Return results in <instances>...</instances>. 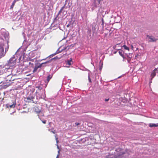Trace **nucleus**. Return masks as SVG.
<instances>
[{
  "instance_id": "nucleus-1",
  "label": "nucleus",
  "mask_w": 158,
  "mask_h": 158,
  "mask_svg": "<svg viewBox=\"0 0 158 158\" xmlns=\"http://www.w3.org/2000/svg\"><path fill=\"white\" fill-rule=\"evenodd\" d=\"M118 150H119V151H121V152L118 154V156L116 157L113 154H109L108 156H106L105 158H118V157H119L125 154V153L123 152V150L120 148H119Z\"/></svg>"
},
{
  "instance_id": "nucleus-2",
  "label": "nucleus",
  "mask_w": 158,
  "mask_h": 158,
  "mask_svg": "<svg viewBox=\"0 0 158 158\" xmlns=\"http://www.w3.org/2000/svg\"><path fill=\"white\" fill-rule=\"evenodd\" d=\"M5 79L7 83H8L9 82H11L14 80V79L12 78V75L11 74L7 75Z\"/></svg>"
},
{
  "instance_id": "nucleus-3",
  "label": "nucleus",
  "mask_w": 158,
  "mask_h": 158,
  "mask_svg": "<svg viewBox=\"0 0 158 158\" xmlns=\"http://www.w3.org/2000/svg\"><path fill=\"white\" fill-rule=\"evenodd\" d=\"M48 61H47V62H45L44 63H42L41 64H40L39 65H35V68H34V69H33V72L34 73H35V72H36L37 70V69L38 68H41V67L42 66V65L43 64H46V63H48Z\"/></svg>"
},
{
  "instance_id": "nucleus-4",
  "label": "nucleus",
  "mask_w": 158,
  "mask_h": 158,
  "mask_svg": "<svg viewBox=\"0 0 158 158\" xmlns=\"http://www.w3.org/2000/svg\"><path fill=\"white\" fill-rule=\"evenodd\" d=\"M147 37H148L149 39V42H156L157 40V39H155V38L153 37L152 36H149V35H147Z\"/></svg>"
},
{
  "instance_id": "nucleus-5",
  "label": "nucleus",
  "mask_w": 158,
  "mask_h": 158,
  "mask_svg": "<svg viewBox=\"0 0 158 158\" xmlns=\"http://www.w3.org/2000/svg\"><path fill=\"white\" fill-rule=\"evenodd\" d=\"M101 0H94V6L95 8H96L100 3Z\"/></svg>"
},
{
  "instance_id": "nucleus-6",
  "label": "nucleus",
  "mask_w": 158,
  "mask_h": 158,
  "mask_svg": "<svg viewBox=\"0 0 158 158\" xmlns=\"http://www.w3.org/2000/svg\"><path fill=\"white\" fill-rule=\"evenodd\" d=\"M15 102H14L12 104H10L8 103L6 104V106L8 108H14L15 107Z\"/></svg>"
},
{
  "instance_id": "nucleus-7",
  "label": "nucleus",
  "mask_w": 158,
  "mask_h": 158,
  "mask_svg": "<svg viewBox=\"0 0 158 158\" xmlns=\"http://www.w3.org/2000/svg\"><path fill=\"white\" fill-rule=\"evenodd\" d=\"M155 70L154 69L153 71L152 72L151 75V79H152L156 75V73L155 72Z\"/></svg>"
},
{
  "instance_id": "nucleus-8",
  "label": "nucleus",
  "mask_w": 158,
  "mask_h": 158,
  "mask_svg": "<svg viewBox=\"0 0 158 158\" xmlns=\"http://www.w3.org/2000/svg\"><path fill=\"white\" fill-rule=\"evenodd\" d=\"M149 126L150 127H157L158 126V124L155 123H150L149 124Z\"/></svg>"
},
{
  "instance_id": "nucleus-9",
  "label": "nucleus",
  "mask_w": 158,
  "mask_h": 158,
  "mask_svg": "<svg viewBox=\"0 0 158 158\" xmlns=\"http://www.w3.org/2000/svg\"><path fill=\"white\" fill-rule=\"evenodd\" d=\"M52 75H49L47 77V81L48 82H49L50 80L52 78Z\"/></svg>"
},
{
  "instance_id": "nucleus-10",
  "label": "nucleus",
  "mask_w": 158,
  "mask_h": 158,
  "mask_svg": "<svg viewBox=\"0 0 158 158\" xmlns=\"http://www.w3.org/2000/svg\"><path fill=\"white\" fill-rule=\"evenodd\" d=\"M72 61V59L71 58L70 60H68L66 61V64L69 65H71Z\"/></svg>"
},
{
  "instance_id": "nucleus-11",
  "label": "nucleus",
  "mask_w": 158,
  "mask_h": 158,
  "mask_svg": "<svg viewBox=\"0 0 158 158\" xmlns=\"http://www.w3.org/2000/svg\"><path fill=\"white\" fill-rule=\"evenodd\" d=\"M16 2V0H14L12 3V4L10 6V9H12L13 8L14 6L15 5V2Z\"/></svg>"
},
{
  "instance_id": "nucleus-12",
  "label": "nucleus",
  "mask_w": 158,
  "mask_h": 158,
  "mask_svg": "<svg viewBox=\"0 0 158 158\" xmlns=\"http://www.w3.org/2000/svg\"><path fill=\"white\" fill-rule=\"evenodd\" d=\"M118 53L123 58H124V57L122 51H119Z\"/></svg>"
},
{
  "instance_id": "nucleus-13",
  "label": "nucleus",
  "mask_w": 158,
  "mask_h": 158,
  "mask_svg": "<svg viewBox=\"0 0 158 158\" xmlns=\"http://www.w3.org/2000/svg\"><path fill=\"white\" fill-rule=\"evenodd\" d=\"M123 47L126 50L129 51V48L127 46L125 45H124L123 46Z\"/></svg>"
},
{
  "instance_id": "nucleus-14",
  "label": "nucleus",
  "mask_w": 158,
  "mask_h": 158,
  "mask_svg": "<svg viewBox=\"0 0 158 158\" xmlns=\"http://www.w3.org/2000/svg\"><path fill=\"white\" fill-rule=\"evenodd\" d=\"M34 97H33L32 96H31V97H27V98L28 100L29 99L33 101V99H34Z\"/></svg>"
},
{
  "instance_id": "nucleus-15",
  "label": "nucleus",
  "mask_w": 158,
  "mask_h": 158,
  "mask_svg": "<svg viewBox=\"0 0 158 158\" xmlns=\"http://www.w3.org/2000/svg\"><path fill=\"white\" fill-rule=\"evenodd\" d=\"M61 51H60L59 50V49L58 50H57L56 51V52H55V53L54 54H53V56H54L55 55L59 53V52H61Z\"/></svg>"
},
{
  "instance_id": "nucleus-16",
  "label": "nucleus",
  "mask_w": 158,
  "mask_h": 158,
  "mask_svg": "<svg viewBox=\"0 0 158 158\" xmlns=\"http://www.w3.org/2000/svg\"><path fill=\"white\" fill-rule=\"evenodd\" d=\"M64 8V7L63 6V7H62L61 8L59 12L58 15H59V14H60L61 13V12H62V10H63V9Z\"/></svg>"
},
{
  "instance_id": "nucleus-17",
  "label": "nucleus",
  "mask_w": 158,
  "mask_h": 158,
  "mask_svg": "<svg viewBox=\"0 0 158 158\" xmlns=\"http://www.w3.org/2000/svg\"><path fill=\"white\" fill-rule=\"evenodd\" d=\"M36 88H37L38 89V91H39V90H41L42 89V88L40 86H37L36 87Z\"/></svg>"
},
{
  "instance_id": "nucleus-18",
  "label": "nucleus",
  "mask_w": 158,
  "mask_h": 158,
  "mask_svg": "<svg viewBox=\"0 0 158 158\" xmlns=\"http://www.w3.org/2000/svg\"><path fill=\"white\" fill-rule=\"evenodd\" d=\"M29 64L31 67H33L34 64L33 63H31V62H29Z\"/></svg>"
},
{
  "instance_id": "nucleus-19",
  "label": "nucleus",
  "mask_w": 158,
  "mask_h": 158,
  "mask_svg": "<svg viewBox=\"0 0 158 158\" xmlns=\"http://www.w3.org/2000/svg\"><path fill=\"white\" fill-rule=\"evenodd\" d=\"M75 124L76 125V126H78L79 125H80V123H75Z\"/></svg>"
},
{
  "instance_id": "nucleus-20",
  "label": "nucleus",
  "mask_w": 158,
  "mask_h": 158,
  "mask_svg": "<svg viewBox=\"0 0 158 158\" xmlns=\"http://www.w3.org/2000/svg\"><path fill=\"white\" fill-rule=\"evenodd\" d=\"M89 82H91V80L90 78L89 77Z\"/></svg>"
},
{
  "instance_id": "nucleus-21",
  "label": "nucleus",
  "mask_w": 158,
  "mask_h": 158,
  "mask_svg": "<svg viewBox=\"0 0 158 158\" xmlns=\"http://www.w3.org/2000/svg\"><path fill=\"white\" fill-rule=\"evenodd\" d=\"M46 120L44 121H42L43 123H44V124L46 123Z\"/></svg>"
},
{
  "instance_id": "nucleus-22",
  "label": "nucleus",
  "mask_w": 158,
  "mask_h": 158,
  "mask_svg": "<svg viewBox=\"0 0 158 158\" xmlns=\"http://www.w3.org/2000/svg\"><path fill=\"white\" fill-rule=\"evenodd\" d=\"M131 48L133 50L134 48L133 46L132 45H131Z\"/></svg>"
},
{
  "instance_id": "nucleus-23",
  "label": "nucleus",
  "mask_w": 158,
  "mask_h": 158,
  "mask_svg": "<svg viewBox=\"0 0 158 158\" xmlns=\"http://www.w3.org/2000/svg\"><path fill=\"white\" fill-rule=\"evenodd\" d=\"M109 99H106L105 100V101H107L109 100Z\"/></svg>"
},
{
  "instance_id": "nucleus-24",
  "label": "nucleus",
  "mask_w": 158,
  "mask_h": 158,
  "mask_svg": "<svg viewBox=\"0 0 158 158\" xmlns=\"http://www.w3.org/2000/svg\"><path fill=\"white\" fill-rule=\"evenodd\" d=\"M56 140L57 143H58V138H56Z\"/></svg>"
},
{
  "instance_id": "nucleus-25",
  "label": "nucleus",
  "mask_w": 158,
  "mask_h": 158,
  "mask_svg": "<svg viewBox=\"0 0 158 158\" xmlns=\"http://www.w3.org/2000/svg\"><path fill=\"white\" fill-rule=\"evenodd\" d=\"M2 82V80H0V84H1Z\"/></svg>"
},
{
  "instance_id": "nucleus-26",
  "label": "nucleus",
  "mask_w": 158,
  "mask_h": 158,
  "mask_svg": "<svg viewBox=\"0 0 158 158\" xmlns=\"http://www.w3.org/2000/svg\"><path fill=\"white\" fill-rule=\"evenodd\" d=\"M119 44H117L116 45H115V47H116L117 45H119Z\"/></svg>"
},
{
  "instance_id": "nucleus-27",
  "label": "nucleus",
  "mask_w": 158,
  "mask_h": 158,
  "mask_svg": "<svg viewBox=\"0 0 158 158\" xmlns=\"http://www.w3.org/2000/svg\"><path fill=\"white\" fill-rule=\"evenodd\" d=\"M33 60H34V59H31V61H33Z\"/></svg>"
},
{
  "instance_id": "nucleus-28",
  "label": "nucleus",
  "mask_w": 158,
  "mask_h": 158,
  "mask_svg": "<svg viewBox=\"0 0 158 158\" xmlns=\"http://www.w3.org/2000/svg\"><path fill=\"white\" fill-rule=\"evenodd\" d=\"M40 110H39V111H38L37 112H40Z\"/></svg>"
},
{
  "instance_id": "nucleus-29",
  "label": "nucleus",
  "mask_w": 158,
  "mask_h": 158,
  "mask_svg": "<svg viewBox=\"0 0 158 158\" xmlns=\"http://www.w3.org/2000/svg\"><path fill=\"white\" fill-rule=\"evenodd\" d=\"M58 155L57 156V157H56V158H58Z\"/></svg>"
},
{
  "instance_id": "nucleus-30",
  "label": "nucleus",
  "mask_w": 158,
  "mask_h": 158,
  "mask_svg": "<svg viewBox=\"0 0 158 158\" xmlns=\"http://www.w3.org/2000/svg\"><path fill=\"white\" fill-rule=\"evenodd\" d=\"M1 77H0V80H1Z\"/></svg>"
},
{
  "instance_id": "nucleus-31",
  "label": "nucleus",
  "mask_w": 158,
  "mask_h": 158,
  "mask_svg": "<svg viewBox=\"0 0 158 158\" xmlns=\"http://www.w3.org/2000/svg\"><path fill=\"white\" fill-rule=\"evenodd\" d=\"M2 50H3H3H4V49H3V48H2Z\"/></svg>"
},
{
  "instance_id": "nucleus-32",
  "label": "nucleus",
  "mask_w": 158,
  "mask_h": 158,
  "mask_svg": "<svg viewBox=\"0 0 158 158\" xmlns=\"http://www.w3.org/2000/svg\"><path fill=\"white\" fill-rule=\"evenodd\" d=\"M10 61H11V59H10Z\"/></svg>"
},
{
  "instance_id": "nucleus-33",
  "label": "nucleus",
  "mask_w": 158,
  "mask_h": 158,
  "mask_svg": "<svg viewBox=\"0 0 158 158\" xmlns=\"http://www.w3.org/2000/svg\"><path fill=\"white\" fill-rule=\"evenodd\" d=\"M101 69H102V68H101H101H100V69L101 70Z\"/></svg>"
},
{
  "instance_id": "nucleus-34",
  "label": "nucleus",
  "mask_w": 158,
  "mask_h": 158,
  "mask_svg": "<svg viewBox=\"0 0 158 158\" xmlns=\"http://www.w3.org/2000/svg\"><path fill=\"white\" fill-rule=\"evenodd\" d=\"M52 132H53V133H54V132H53V131H52Z\"/></svg>"
}]
</instances>
